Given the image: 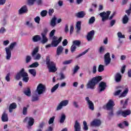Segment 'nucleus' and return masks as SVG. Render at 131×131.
Returning a JSON list of instances; mask_svg holds the SVG:
<instances>
[{
	"instance_id": "obj_30",
	"label": "nucleus",
	"mask_w": 131,
	"mask_h": 131,
	"mask_svg": "<svg viewBox=\"0 0 131 131\" xmlns=\"http://www.w3.org/2000/svg\"><path fill=\"white\" fill-rule=\"evenodd\" d=\"M29 73H30V74H32V75H33L34 77H35V76H36V70H35V69H30L29 70Z\"/></svg>"
},
{
	"instance_id": "obj_58",
	"label": "nucleus",
	"mask_w": 131,
	"mask_h": 131,
	"mask_svg": "<svg viewBox=\"0 0 131 131\" xmlns=\"http://www.w3.org/2000/svg\"><path fill=\"white\" fill-rule=\"evenodd\" d=\"M73 30H74V27H73V25H72L70 26V34H72V33H73Z\"/></svg>"
},
{
	"instance_id": "obj_31",
	"label": "nucleus",
	"mask_w": 131,
	"mask_h": 131,
	"mask_svg": "<svg viewBox=\"0 0 131 131\" xmlns=\"http://www.w3.org/2000/svg\"><path fill=\"white\" fill-rule=\"evenodd\" d=\"M42 40H41V42L43 45H45V43L48 42L49 39H48V38H47L46 36H45V35H43V36H42Z\"/></svg>"
},
{
	"instance_id": "obj_7",
	"label": "nucleus",
	"mask_w": 131,
	"mask_h": 131,
	"mask_svg": "<svg viewBox=\"0 0 131 131\" xmlns=\"http://www.w3.org/2000/svg\"><path fill=\"white\" fill-rule=\"evenodd\" d=\"M38 47H36L31 53L32 57L34 60H39L41 58V55L38 53H38ZM36 55V56H35Z\"/></svg>"
},
{
	"instance_id": "obj_35",
	"label": "nucleus",
	"mask_w": 131,
	"mask_h": 131,
	"mask_svg": "<svg viewBox=\"0 0 131 131\" xmlns=\"http://www.w3.org/2000/svg\"><path fill=\"white\" fill-rule=\"evenodd\" d=\"M73 43L74 46H77V47H79L81 42L78 40H75L73 41Z\"/></svg>"
},
{
	"instance_id": "obj_15",
	"label": "nucleus",
	"mask_w": 131,
	"mask_h": 131,
	"mask_svg": "<svg viewBox=\"0 0 131 131\" xmlns=\"http://www.w3.org/2000/svg\"><path fill=\"white\" fill-rule=\"evenodd\" d=\"M94 35H95V31L92 30L89 32L86 36L87 40H88V41L93 40V37H94Z\"/></svg>"
},
{
	"instance_id": "obj_38",
	"label": "nucleus",
	"mask_w": 131,
	"mask_h": 131,
	"mask_svg": "<svg viewBox=\"0 0 131 131\" xmlns=\"http://www.w3.org/2000/svg\"><path fill=\"white\" fill-rule=\"evenodd\" d=\"M83 124L84 125L83 129L84 130H88L89 129V126H88V123H86V121H84L83 122Z\"/></svg>"
},
{
	"instance_id": "obj_17",
	"label": "nucleus",
	"mask_w": 131,
	"mask_h": 131,
	"mask_svg": "<svg viewBox=\"0 0 131 131\" xmlns=\"http://www.w3.org/2000/svg\"><path fill=\"white\" fill-rule=\"evenodd\" d=\"M62 37H60L59 38V39L58 40H52V42H51L52 47L56 48V47H58L59 43L61 41H62Z\"/></svg>"
},
{
	"instance_id": "obj_4",
	"label": "nucleus",
	"mask_w": 131,
	"mask_h": 131,
	"mask_svg": "<svg viewBox=\"0 0 131 131\" xmlns=\"http://www.w3.org/2000/svg\"><path fill=\"white\" fill-rule=\"evenodd\" d=\"M46 64L49 69L50 72H56L57 71V69L56 67V63L51 61L50 56H46Z\"/></svg>"
},
{
	"instance_id": "obj_9",
	"label": "nucleus",
	"mask_w": 131,
	"mask_h": 131,
	"mask_svg": "<svg viewBox=\"0 0 131 131\" xmlns=\"http://www.w3.org/2000/svg\"><path fill=\"white\" fill-rule=\"evenodd\" d=\"M104 65L108 66L111 63V58L110 57V53L107 52L104 55Z\"/></svg>"
},
{
	"instance_id": "obj_47",
	"label": "nucleus",
	"mask_w": 131,
	"mask_h": 131,
	"mask_svg": "<svg viewBox=\"0 0 131 131\" xmlns=\"http://www.w3.org/2000/svg\"><path fill=\"white\" fill-rule=\"evenodd\" d=\"M80 68H79L78 66H76L74 69L73 74H75V73H76V72L79 70Z\"/></svg>"
},
{
	"instance_id": "obj_53",
	"label": "nucleus",
	"mask_w": 131,
	"mask_h": 131,
	"mask_svg": "<svg viewBox=\"0 0 131 131\" xmlns=\"http://www.w3.org/2000/svg\"><path fill=\"white\" fill-rule=\"evenodd\" d=\"M68 45V40L67 39H64L62 41V46L63 47H66Z\"/></svg>"
},
{
	"instance_id": "obj_62",
	"label": "nucleus",
	"mask_w": 131,
	"mask_h": 131,
	"mask_svg": "<svg viewBox=\"0 0 131 131\" xmlns=\"http://www.w3.org/2000/svg\"><path fill=\"white\" fill-rule=\"evenodd\" d=\"M26 25H27V26H28L29 27H33V25H32V23H30V22L29 21H27L26 23Z\"/></svg>"
},
{
	"instance_id": "obj_57",
	"label": "nucleus",
	"mask_w": 131,
	"mask_h": 131,
	"mask_svg": "<svg viewBox=\"0 0 131 131\" xmlns=\"http://www.w3.org/2000/svg\"><path fill=\"white\" fill-rule=\"evenodd\" d=\"M64 32L65 33H68V32H69V28H68V25L67 24L65 26Z\"/></svg>"
},
{
	"instance_id": "obj_60",
	"label": "nucleus",
	"mask_w": 131,
	"mask_h": 131,
	"mask_svg": "<svg viewBox=\"0 0 131 131\" xmlns=\"http://www.w3.org/2000/svg\"><path fill=\"white\" fill-rule=\"evenodd\" d=\"M93 73L96 74L97 73V66H94L93 67Z\"/></svg>"
},
{
	"instance_id": "obj_49",
	"label": "nucleus",
	"mask_w": 131,
	"mask_h": 131,
	"mask_svg": "<svg viewBox=\"0 0 131 131\" xmlns=\"http://www.w3.org/2000/svg\"><path fill=\"white\" fill-rule=\"evenodd\" d=\"M55 32H56V30L53 29L52 30L49 34V36L50 37H53V36H54V35H55Z\"/></svg>"
},
{
	"instance_id": "obj_8",
	"label": "nucleus",
	"mask_w": 131,
	"mask_h": 131,
	"mask_svg": "<svg viewBox=\"0 0 131 131\" xmlns=\"http://www.w3.org/2000/svg\"><path fill=\"white\" fill-rule=\"evenodd\" d=\"M27 120H28V128H30V127L32 126V125H33V124H34V119H33V118H32V117H26L25 118V119L24 120V122H26V121H27Z\"/></svg>"
},
{
	"instance_id": "obj_46",
	"label": "nucleus",
	"mask_w": 131,
	"mask_h": 131,
	"mask_svg": "<svg viewBox=\"0 0 131 131\" xmlns=\"http://www.w3.org/2000/svg\"><path fill=\"white\" fill-rule=\"evenodd\" d=\"M76 50V46H75V45H72V46L71 47V53H74V52H75Z\"/></svg>"
},
{
	"instance_id": "obj_51",
	"label": "nucleus",
	"mask_w": 131,
	"mask_h": 131,
	"mask_svg": "<svg viewBox=\"0 0 131 131\" xmlns=\"http://www.w3.org/2000/svg\"><path fill=\"white\" fill-rule=\"evenodd\" d=\"M99 52L100 54H102V53H104V52H105V48H104V47L103 46L100 47L99 48Z\"/></svg>"
},
{
	"instance_id": "obj_1",
	"label": "nucleus",
	"mask_w": 131,
	"mask_h": 131,
	"mask_svg": "<svg viewBox=\"0 0 131 131\" xmlns=\"http://www.w3.org/2000/svg\"><path fill=\"white\" fill-rule=\"evenodd\" d=\"M115 106V103H114V101L113 100L110 99L107 103L103 106V109H106L107 111H110L107 113L110 117H112L114 116V111L113 109Z\"/></svg>"
},
{
	"instance_id": "obj_64",
	"label": "nucleus",
	"mask_w": 131,
	"mask_h": 131,
	"mask_svg": "<svg viewBox=\"0 0 131 131\" xmlns=\"http://www.w3.org/2000/svg\"><path fill=\"white\" fill-rule=\"evenodd\" d=\"M6 32V29H5L4 27H2L0 29V33H4Z\"/></svg>"
},
{
	"instance_id": "obj_20",
	"label": "nucleus",
	"mask_w": 131,
	"mask_h": 131,
	"mask_svg": "<svg viewBox=\"0 0 131 131\" xmlns=\"http://www.w3.org/2000/svg\"><path fill=\"white\" fill-rule=\"evenodd\" d=\"M27 12H28L27 6H26V5H24L19 10L18 13L19 15H21V14H25V13H27Z\"/></svg>"
},
{
	"instance_id": "obj_22",
	"label": "nucleus",
	"mask_w": 131,
	"mask_h": 131,
	"mask_svg": "<svg viewBox=\"0 0 131 131\" xmlns=\"http://www.w3.org/2000/svg\"><path fill=\"white\" fill-rule=\"evenodd\" d=\"M75 16L77 18H83L85 16V13L84 11H80L76 13Z\"/></svg>"
},
{
	"instance_id": "obj_2",
	"label": "nucleus",
	"mask_w": 131,
	"mask_h": 131,
	"mask_svg": "<svg viewBox=\"0 0 131 131\" xmlns=\"http://www.w3.org/2000/svg\"><path fill=\"white\" fill-rule=\"evenodd\" d=\"M101 80H102V77L101 76L93 77L88 81L86 84L87 89L94 90L95 89V86H96V84H98Z\"/></svg>"
},
{
	"instance_id": "obj_41",
	"label": "nucleus",
	"mask_w": 131,
	"mask_h": 131,
	"mask_svg": "<svg viewBox=\"0 0 131 131\" xmlns=\"http://www.w3.org/2000/svg\"><path fill=\"white\" fill-rule=\"evenodd\" d=\"M38 96H33L32 98V102H36V101H38Z\"/></svg>"
},
{
	"instance_id": "obj_18",
	"label": "nucleus",
	"mask_w": 131,
	"mask_h": 131,
	"mask_svg": "<svg viewBox=\"0 0 131 131\" xmlns=\"http://www.w3.org/2000/svg\"><path fill=\"white\" fill-rule=\"evenodd\" d=\"M1 119L3 122H7V121H9V117H8V114L6 112H4L3 113Z\"/></svg>"
},
{
	"instance_id": "obj_55",
	"label": "nucleus",
	"mask_w": 131,
	"mask_h": 131,
	"mask_svg": "<svg viewBox=\"0 0 131 131\" xmlns=\"http://www.w3.org/2000/svg\"><path fill=\"white\" fill-rule=\"evenodd\" d=\"M34 20L36 22V23H38V24H39V21H40V17H39V16H36L34 18Z\"/></svg>"
},
{
	"instance_id": "obj_40",
	"label": "nucleus",
	"mask_w": 131,
	"mask_h": 131,
	"mask_svg": "<svg viewBox=\"0 0 131 131\" xmlns=\"http://www.w3.org/2000/svg\"><path fill=\"white\" fill-rule=\"evenodd\" d=\"M48 14V11L47 10H43L41 12L40 15L41 17H46Z\"/></svg>"
},
{
	"instance_id": "obj_61",
	"label": "nucleus",
	"mask_w": 131,
	"mask_h": 131,
	"mask_svg": "<svg viewBox=\"0 0 131 131\" xmlns=\"http://www.w3.org/2000/svg\"><path fill=\"white\" fill-rule=\"evenodd\" d=\"M73 104L75 107V108H79V105H78V103L76 101H74Z\"/></svg>"
},
{
	"instance_id": "obj_56",
	"label": "nucleus",
	"mask_w": 131,
	"mask_h": 131,
	"mask_svg": "<svg viewBox=\"0 0 131 131\" xmlns=\"http://www.w3.org/2000/svg\"><path fill=\"white\" fill-rule=\"evenodd\" d=\"M23 114H24V115H26V114H27V107H24Z\"/></svg>"
},
{
	"instance_id": "obj_43",
	"label": "nucleus",
	"mask_w": 131,
	"mask_h": 131,
	"mask_svg": "<svg viewBox=\"0 0 131 131\" xmlns=\"http://www.w3.org/2000/svg\"><path fill=\"white\" fill-rule=\"evenodd\" d=\"M36 1V0H28V4L29 6H33V5H34V2Z\"/></svg>"
},
{
	"instance_id": "obj_36",
	"label": "nucleus",
	"mask_w": 131,
	"mask_h": 131,
	"mask_svg": "<svg viewBox=\"0 0 131 131\" xmlns=\"http://www.w3.org/2000/svg\"><path fill=\"white\" fill-rule=\"evenodd\" d=\"M95 21H96L95 16H92L89 19V24H94Z\"/></svg>"
},
{
	"instance_id": "obj_11",
	"label": "nucleus",
	"mask_w": 131,
	"mask_h": 131,
	"mask_svg": "<svg viewBox=\"0 0 131 131\" xmlns=\"http://www.w3.org/2000/svg\"><path fill=\"white\" fill-rule=\"evenodd\" d=\"M69 103V101L67 100L62 101L57 106L56 108V111H59V110H61V109L63 108V106H67Z\"/></svg>"
},
{
	"instance_id": "obj_45",
	"label": "nucleus",
	"mask_w": 131,
	"mask_h": 131,
	"mask_svg": "<svg viewBox=\"0 0 131 131\" xmlns=\"http://www.w3.org/2000/svg\"><path fill=\"white\" fill-rule=\"evenodd\" d=\"M10 75L11 74H10V73H8L5 77V79L8 82H9L11 80V78H10Z\"/></svg>"
},
{
	"instance_id": "obj_37",
	"label": "nucleus",
	"mask_w": 131,
	"mask_h": 131,
	"mask_svg": "<svg viewBox=\"0 0 131 131\" xmlns=\"http://www.w3.org/2000/svg\"><path fill=\"white\" fill-rule=\"evenodd\" d=\"M128 93V89L126 88L125 90L123 92V93L121 94V97L122 98L123 97H125L126 94Z\"/></svg>"
},
{
	"instance_id": "obj_50",
	"label": "nucleus",
	"mask_w": 131,
	"mask_h": 131,
	"mask_svg": "<svg viewBox=\"0 0 131 131\" xmlns=\"http://www.w3.org/2000/svg\"><path fill=\"white\" fill-rule=\"evenodd\" d=\"M48 31H49L48 30V29H47V28L43 30V33H42L41 34V36H43V35H45V36H47V33H48Z\"/></svg>"
},
{
	"instance_id": "obj_28",
	"label": "nucleus",
	"mask_w": 131,
	"mask_h": 131,
	"mask_svg": "<svg viewBox=\"0 0 131 131\" xmlns=\"http://www.w3.org/2000/svg\"><path fill=\"white\" fill-rule=\"evenodd\" d=\"M65 119H66V115L64 114H61L59 120L60 123H64Z\"/></svg>"
},
{
	"instance_id": "obj_5",
	"label": "nucleus",
	"mask_w": 131,
	"mask_h": 131,
	"mask_svg": "<svg viewBox=\"0 0 131 131\" xmlns=\"http://www.w3.org/2000/svg\"><path fill=\"white\" fill-rule=\"evenodd\" d=\"M110 14H111V11H107L106 12H103L99 14V15L102 18V22H105V21H106V20H108V19L110 20H112V19H113V17H114L115 13H113L109 17Z\"/></svg>"
},
{
	"instance_id": "obj_34",
	"label": "nucleus",
	"mask_w": 131,
	"mask_h": 131,
	"mask_svg": "<svg viewBox=\"0 0 131 131\" xmlns=\"http://www.w3.org/2000/svg\"><path fill=\"white\" fill-rule=\"evenodd\" d=\"M39 66V64L37 62H35L33 63L32 64L30 65V68H35L36 67H38Z\"/></svg>"
},
{
	"instance_id": "obj_54",
	"label": "nucleus",
	"mask_w": 131,
	"mask_h": 131,
	"mask_svg": "<svg viewBox=\"0 0 131 131\" xmlns=\"http://www.w3.org/2000/svg\"><path fill=\"white\" fill-rule=\"evenodd\" d=\"M125 13L127 14V16H130L131 14V6H130L129 9L125 11Z\"/></svg>"
},
{
	"instance_id": "obj_21",
	"label": "nucleus",
	"mask_w": 131,
	"mask_h": 131,
	"mask_svg": "<svg viewBox=\"0 0 131 131\" xmlns=\"http://www.w3.org/2000/svg\"><path fill=\"white\" fill-rule=\"evenodd\" d=\"M16 108H17V104H16V103L13 102L10 104L9 107L10 113H12V112H13V110H14V109H16Z\"/></svg>"
},
{
	"instance_id": "obj_24",
	"label": "nucleus",
	"mask_w": 131,
	"mask_h": 131,
	"mask_svg": "<svg viewBox=\"0 0 131 131\" xmlns=\"http://www.w3.org/2000/svg\"><path fill=\"white\" fill-rule=\"evenodd\" d=\"M56 21H57V18L56 17H53L50 22V25L52 27H55L56 26Z\"/></svg>"
},
{
	"instance_id": "obj_19",
	"label": "nucleus",
	"mask_w": 131,
	"mask_h": 131,
	"mask_svg": "<svg viewBox=\"0 0 131 131\" xmlns=\"http://www.w3.org/2000/svg\"><path fill=\"white\" fill-rule=\"evenodd\" d=\"M64 51V47L62 46H59L56 49V55L57 56H60L61 54H63V51Z\"/></svg>"
},
{
	"instance_id": "obj_32",
	"label": "nucleus",
	"mask_w": 131,
	"mask_h": 131,
	"mask_svg": "<svg viewBox=\"0 0 131 131\" xmlns=\"http://www.w3.org/2000/svg\"><path fill=\"white\" fill-rule=\"evenodd\" d=\"M104 66L103 64H100L98 68V72H103L105 70Z\"/></svg>"
},
{
	"instance_id": "obj_44",
	"label": "nucleus",
	"mask_w": 131,
	"mask_h": 131,
	"mask_svg": "<svg viewBox=\"0 0 131 131\" xmlns=\"http://www.w3.org/2000/svg\"><path fill=\"white\" fill-rule=\"evenodd\" d=\"M89 50H90V49H88L85 50L82 53L79 54L78 56H77V58H79V57H81V56H83V55H85L86 53H88V52H89Z\"/></svg>"
},
{
	"instance_id": "obj_14",
	"label": "nucleus",
	"mask_w": 131,
	"mask_h": 131,
	"mask_svg": "<svg viewBox=\"0 0 131 131\" xmlns=\"http://www.w3.org/2000/svg\"><path fill=\"white\" fill-rule=\"evenodd\" d=\"M85 101L87 102V104L89 106V108L90 110H92V111H94L95 110V105H94V103H93V101H91L90 100V98L86 97L85 98Z\"/></svg>"
},
{
	"instance_id": "obj_12",
	"label": "nucleus",
	"mask_w": 131,
	"mask_h": 131,
	"mask_svg": "<svg viewBox=\"0 0 131 131\" xmlns=\"http://www.w3.org/2000/svg\"><path fill=\"white\" fill-rule=\"evenodd\" d=\"M101 124H102V122L101 121V120L98 119H95L90 123L91 126L95 127L100 126Z\"/></svg>"
},
{
	"instance_id": "obj_26",
	"label": "nucleus",
	"mask_w": 131,
	"mask_h": 131,
	"mask_svg": "<svg viewBox=\"0 0 131 131\" xmlns=\"http://www.w3.org/2000/svg\"><path fill=\"white\" fill-rule=\"evenodd\" d=\"M24 93L26 96L30 97V96H31V91L30 90V88H28L27 90L24 91Z\"/></svg>"
},
{
	"instance_id": "obj_16",
	"label": "nucleus",
	"mask_w": 131,
	"mask_h": 131,
	"mask_svg": "<svg viewBox=\"0 0 131 131\" xmlns=\"http://www.w3.org/2000/svg\"><path fill=\"white\" fill-rule=\"evenodd\" d=\"M122 78V76L120 73H116L114 76V79L116 82H120Z\"/></svg>"
},
{
	"instance_id": "obj_29",
	"label": "nucleus",
	"mask_w": 131,
	"mask_h": 131,
	"mask_svg": "<svg viewBox=\"0 0 131 131\" xmlns=\"http://www.w3.org/2000/svg\"><path fill=\"white\" fill-rule=\"evenodd\" d=\"M77 33H78L80 29H81V21H78L76 24Z\"/></svg>"
},
{
	"instance_id": "obj_6",
	"label": "nucleus",
	"mask_w": 131,
	"mask_h": 131,
	"mask_svg": "<svg viewBox=\"0 0 131 131\" xmlns=\"http://www.w3.org/2000/svg\"><path fill=\"white\" fill-rule=\"evenodd\" d=\"M17 45V42H13L11 43L9 47H6L5 48V51L6 52V60H10L11 57L12 56V51L13 49L15 48V46Z\"/></svg>"
},
{
	"instance_id": "obj_48",
	"label": "nucleus",
	"mask_w": 131,
	"mask_h": 131,
	"mask_svg": "<svg viewBox=\"0 0 131 131\" xmlns=\"http://www.w3.org/2000/svg\"><path fill=\"white\" fill-rule=\"evenodd\" d=\"M55 120V116H53L50 118L49 121V124H52V123H54V121Z\"/></svg>"
},
{
	"instance_id": "obj_27",
	"label": "nucleus",
	"mask_w": 131,
	"mask_h": 131,
	"mask_svg": "<svg viewBox=\"0 0 131 131\" xmlns=\"http://www.w3.org/2000/svg\"><path fill=\"white\" fill-rule=\"evenodd\" d=\"M128 16L126 15V14H125L122 18V23L123 24H126L128 22Z\"/></svg>"
},
{
	"instance_id": "obj_52",
	"label": "nucleus",
	"mask_w": 131,
	"mask_h": 131,
	"mask_svg": "<svg viewBox=\"0 0 131 131\" xmlns=\"http://www.w3.org/2000/svg\"><path fill=\"white\" fill-rule=\"evenodd\" d=\"M30 61H31V56L29 55L27 56L26 58V63H29Z\"/></svg>"
},
{
	"instance_id": "obj_3",
	"label": "nucleus",
	"mask_w": 131,
	"mask_h": 131,
	"mask_svg": "<svg viewBox=\"0 0 131 131\" xmlns=\"http://www.w3.org/2000/svg\"><path fill=\"white\" fill-rule=\"evenodd\" d=\"M21 77H23V81L25 82H27L29 81L28 74L25 72L24 68H23L18 73H17L15 76V79H16V80H19Z\"/></svg>"
},
{
	"instance_id": "obj_10",
	"label": "nucleus",
	"mask_w": 131,
	"mask_h": 131,
	"mask_svg": "<svg viewBox=\"0 0 131 131\" xmlns=\"http://www.w3.org/2000/svg\"><path fill=\"white\" fill-rule=\"evenodd\" d=\"M45 91H46V86L42 83H39L38 85L36 90L38 95H41V94H42Z\"/></svg>"
},
{
	"instance_id": "obj_33",
	"label": "nucleus",
	"mask_w": 131,
	"mask_h": 131,
	"mask_svg": "<svg viewBox=\"0 0 131 131\" xmlns=\"http://www.w3.org/2000/svg\"><path fill=\"white\" fill-rule=\"evenodd\" d=\"M59 85H60V83H58L55 84L51 89V93H54L56 90H58V88H59Z\"/></svg>"
},
{
	"instance_id": "obj_63",
	"label": "nucleus",
	"mask_w": 131,
	"mask_h": 131,
	"mask_svg": "<svg viewBox=\"0 0 131 131\" xmlns=\"http://www.w3.org/2000/svg\"><path fill=\"white\" fill-rule=\"evenodd\" d=\"M10 43V41L9 40H5L3 41L4 46H8Z\"/></svg>"
},
{
	"instance_id": "obj_13",
	"label": "nucleus",
	"mask_w": 131,
	"mask_h": 131,
	"mask_svg": "<svg viewBox=\"0 0 131 131\" xmlns=\"http://www.w3.org/2000/svg\"><path fill=\"white\" fill-rule=\"evenodd\" d=\"M107 88V84L106 82L104 81H101L99 83V93H102V92H104L106 88Z\"/></svg>"
},
{
	"instance_id": "obj_39",
	"label": "nucleus",
	"mask_w": 131,
	"mask_h": 131,
	"mask_svg": "<svg viewBox=\"0 0 131 131\" xmlns=\"http://www.w3.org/2000/svg\"><path fill=\"white\" fill-rule=\"evenodd\" d=\"M117 36L119 38H125V35H122V33H121V32H118Z\"/></svg>"
},
{
	"instance_id": "obj_42",
	"label": "nucleus",
	"mask_w": 131,
	"mask_h": 131,
	"mask_svg": "<svg viewBox=\"0 0 131 131\" xmlns=\"http://www.w3.org/2000/svg\"><path fill=\"white\" fill-rule=\"evenodd\" d=\"M72 63V60H66L62 62L63 65H68L69 64H71Z\"/></svg>"
},
{
	"instance_id": "obj_25",
	"label": "nucleus",
	"mask_w": 131,
	"mask_h": 131,
	"mask_svg": "<svg viewBox=\"0 0 131 131\" xmlns=\"http://www.w3.org/2000/svg\"><path fill=\"white\" fill-rule=\"evenodd\" d=\"M131 114L130 110H125L122 112V116L123 117H126L127 115H129Z\"/></svg>"
},
{
	"instance_id": "obj_59",
	"label": "nucleus",
	"mask_w": 131,
	"mask_h": 131,
	"mask_svg": "<svg viewBox=\"0 0 131 131\" xmlns=\"http://www.w3.org/2000/svg\"><path fill=\"white\" fill-rule=\"evenodd\" d=\"M54 9H49V11H48V14L49 15V16H52L53 15V14L54 13Z\"/></svg>"
},
{
	"instance_id": "obj_23",
	"label": "nucleus",
	"mask_w": 131,
	"mask_h": 131,
	"mask_svg": "<svg viewBox=\"0 0 131 131\" xmlns=\"http://www.w3.org/2000/svg\"><path fill=\"white\" fill-rule=\"evenodd\" d=\"M32 40L34 41V42H37V41L41 40V37H40V36L36 35L33 36L32 38Z\"/></svg>"
}]
</instances>
